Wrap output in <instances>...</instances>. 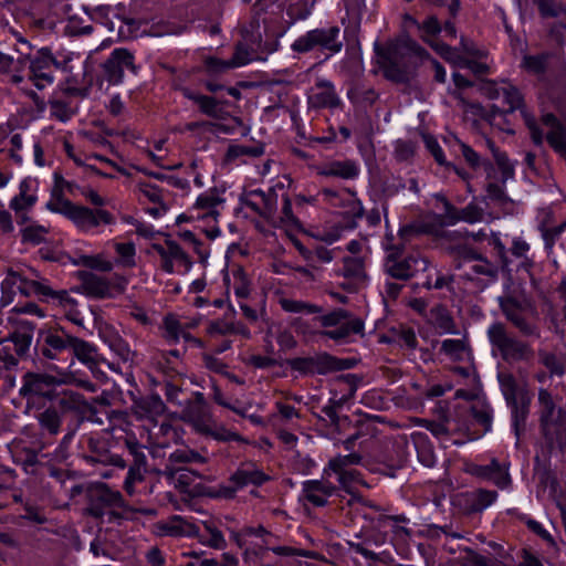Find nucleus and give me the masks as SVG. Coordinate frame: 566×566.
<instances>
[{
	"label": "nucleus",
	"mask_w": 566,
	"mask_h": 566,
	"mask_svg": "<svg viewBox=\"0 0 566 566\" xmlns=\"http://www.w3.org/2000/svg\"><path fill=\"white\" fill-rule=\"evenodd\" d=\"M361 459V455L356 452L329 459L321 479L302 482L301 500L304 505L324 507L332 496L338 495L339 491L348 494L356 493L359 486L365 485L361 472L354 468L360 463Z\"/></svg>",
	"instance_id": "1"
},
{
	"label": "nucleus",
	"mask_w": 566,
	"mask_h": 566,
	"mask_svg": "<svg viewBox=\"0 0 566 566\" xmlns=\"http://www.w3.org/2000/svg\"><path fill=\"white\" fill-rule=\"evenodd\" d=\"M277 199L275 188L270 187L268 190H251L247 195L244 203L274 227L295 231L302 230L303 223L298 219V214H295V208L289 195L284 193L282 196L280 211L277 210Z\"/></svg>",
	"instance_id": "2"
},
{
	"label": "nucleus",
	"mask_w": 566,
	"mask_h": 566,
	"mask_svg": "<svg viewBox=\"0 0 566 566\" xmlns=\"http://www.w3.org/2000/svg\"><path fill=\"white\" fill-rule=\"evenodd\" d=\"M226 189L211 187L201 192L179 219L192 221L196 229L203 232L208 239H217L222 233L219 222L226 209Z\"/></svg>",
	"instance_id": "3"
},
{
	"label": "nucleus",
	"mask_w": 566,
	"mask_h": 566,
	"mask_svg": "<svg viewBox=\"0 0 566 566\" xmlns=\"http://www.w3.org/2000/svg\"><path fill=\"white\" fill-rule=\"evenodd\" d=\"M62 385H76L86 388L88 381L77 378L66 368H56L54 374L28 371L22 376L19 394L29 405L53 401L57 396V388Z\"/></svg>",
	"instance_id": "4"
},
{
	"label": "nucleus",
	"mask_w": 566,
	"mask_h": 566,
	"mask_svg": "<svg viewBox=\"0 0 566 566\" xmlns=\"http://www.w3.org/2000/svg\"><path fill=\"white\" fill-rule=\"evenodd\" d=\"M82 459L88 464L113 465L119 469L126 467V461L116 452L120 448L122 437L114 440L109 433H90L80 439Z\"/></svg>",
	"instance_id": "5"
},
{
	"label": "nucleus",
	"mask_w": 566,
	"mask_h": 566,
	"mask_svg": "<svg viewBox=\"0 0 566 566\" xmlns=\"http://www.w3.org/2000/svg\"><path fill=\"white\" fill-rule=\"evenodd\" d=\"M525 126L530 132L532 143L539 147L546 139L549 147L558 154L562 158L566 159V127L562 120L553 113H545L541 116V124L549 128L546 136L536 118L526 113L523 114Z\"/></svg>",
	"instance_id": "6"
},
{
	"label": "nucleus",
	"mask_w": 566,
	"mask_h": 566,
	"mask_svg": "<svg viewBox=\"0 0 566 566\" xmlns=\"http://www.w3.org/2000/svg\"><path fill=\"white\" fill-rule=\"evenodd\" d=\"M339 34L340 28L338 25L312 29L295 39L291 49L296 54H306L318 50L327 52V57H329L339 53L343 49Z\"/></svg>",
	"instance_id": "7"
},
{
	"label": "nucleus",
	"mask_w": 566,
	"mask_h": 566,
	"mask_svg": "<svg viewBox=\"0 0 566 566\" xmlns=\"http://www.w3.org/2000/svg\"><path fill=\"white\" fill-rule=\"evenodd\" d=\"M186 413L193 423L195 429L205 436L212 437L213 439L223 442H247L241 434L223 427H217V424L211 420L208 412V406L201 394H198L196 400L187 406Z\"/></svg>",
	"instance_id": "8"
},
{
	"label": "nucleus",
	"mask_w": 566,
	"mask_h": 566,
	"mask_svg": "<svg viewBox=\"0 0 566 566\" xmlns=\"http://www.w3.org/2000/svg\"><path fill=\"white\" fill-rule=\"evenodd\" d=\"M149 172H146L145 177L134 179L132 190L144 210L154 218H159L168 211L169 191L160 187Z\"/></svg>",
	"instance_id": "9"
},
{
	"label": "nucleus",
	"mask_w": 566,
	"mask_h": 566,
	"mask_svg": "<svg viewBox=\"0 0 566 566\" xmlns=\"http://www.w3.org/2000/svg\"><path fill=\"white\" fill-rule=\"evenodd\" d=\"M73 339L74 335L56 324L39 335L35 348L39 355L46 359L66 363L71 358Z\"/></svg>",
	"instance_id": "10"
},
{
	"label": "nucleus",
	"mask_w": 566,
	"mask_h": 566,
	"mask_svg": "<svg viewBox=\"0 0 566 566\" xmlns=\"http://www.w3.org/2000/svg\"><path fill=\"white\" fill-rule=\"evenodd\" d=\"M27 70L24 76L38 88L43 90L54 82V73L62 63L56 60L51 49L42 48L33 55L25 56Z\"/></svg>",
	"instance_id": "11"
},
{
	"label": "nucleus",
	"mask_w": 566,
	"mask_h": 566,
	"mask_svg": "<svg viewBox=\"0 0 566 566\" xmlns=\"http://www.w3.org/2000/svg\"><path fill=\"white\" fill-rule=\"evenodd\" d=\"M124 447L127 449L129 455L133 458V463L128 469L127 475L124 481V490L129 495H136L147 492V482L145 473L147 472V460L143 451V446L137 439L132 437L123 438Z\"/></svg>",
	"instance_id": "12"
},
{
	"label": "nucleus",
	"mask_w": 566,
	"mask_h": 566,
	"mask_svg": "<svg viewBox=\"0 0 566 566\" xmlns=\"http://www.w3.org/2000/svg\"><path fill=\"white\" fill-rule=\"evenodd\" d=\"M78 232L87 235H98L105 231L106 227L116 223V217L109 210L104 208H91L76 205L69 219Z\"/></svg>",
	"instance_id": "13"
},
{
	"label": "nucleus",
	"mask_w": 566,
	"mask_h": 566,
	"mask_svg": "<svg viewBox=\"0 0 566 566\" xmlns=\"http://www.w3.org/2000/svg\"><path fill=\"white\" fill-rule=\"evenodd\" d=\"M286 364L292 371H296L302 376L327 375L346 368L343 359L327 353L290 358L286 360Z\"/></svg>",
	"instance_id": "14"
},
{
	"label": "nucleus",
	"mask_w": 566,
	"mask_h": 566,
	"mask_svg": "<svg viewBox=\"0 0 566 566\" xmlns=\"http://www.w3.org/2000/svg\"><path fill=\"white\" fill-rule=\"evenodd\" d=\"M81 283L87 295L96 298H109L124 293L128 280L118 274L105 277L95 273L85 272L81 276Z\"/></svg>",
	"instance_id": "15"
},
{
	"label": "nucleus",
	"mask_w": 566,
	"mask_h": 566,
	"mask_svg": "<svg viewBox=\"0 0 566 566\" xmlns=\"http://www.w3.org/2000/svg\"><path fill=\"white\" fill-rule=\"evenodd\" d=\"M154 250L160 258L161 270L166 273L186 274L193 265L190 254L174 240L154 244Z\"/></svg>",
	"instance_id": "16"
},
{
	"label": "nucleus",
	"mask_w": 566,
	"mask_h": 566,
	"mask_svg": "<svg viewBox=\"0 0 566 566\" xmlns=\"http://www.w3.org/2000/svg\"><path fill=\"white\" fill-rule=\"evenodd\" d=\"M39 180L32 177L23 178L19 184V192L9 202L19 226L27 224L31 218L29 213L38 202Z\"/></svg>",
	"instance_id": "17"
},
{
	"label": "nucleus",
	"mask_w": 566,
	"mask_h": 566,
	"mask_svg": "<svg viewBox=\"0 0 566 566\" xmlns=\"http://www.w3.org/2000/svg\"><path fill=\"white\" fill-rule=\"evenodd\" d=\"M385 273L391 279L399 281H408L413 277L419 271L427 272L430 263L427 259L418 255L399 256L396 253H390L385 260Z\"/></svg>",
	"instance_id": "18"
},
{
	"label": "nucleus",
	"mask_w": 566,
	"mask_h": 566,
	"mask_svg": "<svg viewBox=\"0 0 566 566\" xmlns=\"http://www.w3.org/2000/svg\"><path fill=\"white\" fill-rule=\"evenodd\" d=\"M123 504L122 494L111 490L106 484L99 483L88 491L87 513L96 518L113 515L116 507Z\"/></svg>",
	"instance_id": "19"
},
{
	"label": "nucleus",
	"mask_w": 566,
	"mask_h": 566,
	"mask_svg": "<svg viewBox=\"0 0 566 566\" xmlns=\"http://www.w3.org/2000/svg\"><path fill=\"white\" fill-rule=\"evenodd\" d=\"M488 337L492 346L501 352L505 360L522 359L526 355V344L510 336L502 323L492 324L488 329Z\"/></svg>",
	"instance_id": "20"
},
{
	"label": "nucleus",
	"mask_w": 566,
	"mask_h": 566,
	"mask_svg": "<svg viewBox=\"0 0 566 566\" xmlns=\"http://www.w3.org/2000/svg\"><path fill=\"white\" fill-rule=\"evenodd\" d=\"M338 275L344 277L340 287L348 293H356L367 285L366 261L363 256H344Z\"/></svg>",
	"instance_id": "21"
},
{
	"label": "nucleus",
	"mask_w": 566,
	"mask_h": 566,
	"mask_svg": "<svg viewBox=\"0 0 566 566\" xmlns=\"http://www.w3.org/2000/svg\"><path fill=\"white\" fill-rule=\"evenodd\" d=\"M279 46L280 42L277 38L265 40L264 42L260 40L256 49L250 46L247 42H239L235 45L232 57L230 59L232 66L235 69L247 65L252 61H264L269 54L277 51Z\"/></svg>",
	"instance_id": "22"
},
{
	"label": "nucleus",
	"mask_w": 566,
	"mask_h": 566,
	"mask_svg": "<svg viewBox=\"0 0 566 566\" xmlns=\"http://www.w3.org/2000/svg\"><path fill=\"white\" fill-rule=\"evenodd\" d=\"M467 472L482 481L493 483L501 490H505L511 484L509 467L493 458L488 464L471 463L467 467Z\"/></svg>",
	"instance_id": "23"
},
{
	"label": "nucleus",
	"mask_w": 566,
	"mask_h": 566,
	"mask_svg": "<svg viewBox=\"0 0 566 566\" xmlns=\"http://www.w3.org/2000/svg\"><path fill=\"white\" fill-rule=\"evenodd\" d=\"M307 104L313 109L336 108L342 101L333 82L326 78H317L307 94Z\"/></svg>",
	"instance_id": "24"
},
{
	"label": "nucleus",
	"mask_w": 566,
	"mask_h": 566,
	"mask_svg": "<svg viewBox=\"0 0 566 566\" xmlns=\"http://www.w3.org/2000/svg\"><path fill=\"white\" fill-rule=\"evenodd\" d=\"M6 284L17 286L22 296H35L42 301H49L55 294V291L45 282L30 280L12 270L6 275Z\"/></svg>",
	"instance_id": "25"
},
{
	"label": "nucleus",
	"mask_w": 566,
	"mask_h": 566,
	"mask_svg": "<svg viewBox=\"0 0 566 566\" xmlns=\"http://www.w3.org/2000/svg\"><path fill=\"white\" fill-rule=\"evenodd\" d=\"M134 55L124 48L115 49L109 57L103 63V71L111 84H118L124 75V70L135 72Z\"/></svg>",
	"instance_id": "26"
},
{
	"label": "nucleus",
	"mask_w": 566,
	"mask_h": 566,
	"mask_svg": "<svg viewBox=\"0 0 566 566\" xmlns=\"http://www.w3.org/2000/svg\"><path fill=\"white\" fill-rule=\"evenodd\" d=\"M34 325L30 322H21L15 329L9 334L6 344L0 342V347H8L18 361L24 357L31 346L33 339Z\"/></svg>",
	"instance_id": "27"
},
{
	"label": "nucleus",
	"mask_w": 566,
	"mask_h": 566,
	"mask_svg": "<svg viewBox=\"0 0 566 566\" xmlns=\"http://www.w3.org/2000/svg\"><path fill=\"white\" fill-rule=\"evenodd\" d=\"M178 237L196 255L197 262L206 268L211 254V242L214 239H208L203 232L196 229V224L193 226V230L179 231Z\"/></svg>",
	"instance_id": "28"
},
{
	"label": "nucleus",
	"mask_w": 566,
	"mask_h": 566,
	"mask_svg": "<svg viewBox=\"0 0 566 566\" xmlns=\"http://www.w3.org/2000/svg\"><path fill=\"white\" fill-rule=\"evenodd\" d=\"M318 176L326 178H339L344 180H354L360 174V167L354 159L329 160L321 164L316 168Z\"/></svg>",
	"instance_id": "29"
},
{
	"label": "nucleus",
	"mask_w": 566,
	"mask_h": 566,
	"mask_svg": "<svg viewBox=\"0 0 566 566\" xmlns=\"http://www.w3.org/2000/svg\"><path fill=\"white\" fill-rule=\"evenodd\" d=\"M48 442L36 441L30 446L27 441H14L10 448L12 459L17 464L33 467L39 462V455L43 453Z\"/></svg>",
	"instance_id": "30"
},
{
	"label": "nucleus",
	"mask_w": 566,
	"mask_h": 566,
	"mask_svg": "<svg viewBox=\"0 0 566 566\" xmlns=\"http://www.w3.org/2000/svg\"><path fill=\"white\" fill-rule=\"evenodd\" d=\"M74 358L87 366L90 369H94L102 361V357L98 353V348L91 342L74 336L71 358H69V367L74 364Z\"/></svg>",
	"instance_id": "31"
},
{
	"label": "nucleus",
	"mask_w": 566,
	"mask_h": 566,
	"mask_svg": "<svg viewBox=\"0 0 566 566\" xmlns=\"http://www.w3.org/2000/svg\"><path fill=\"white\" fill-rule=\"evenodd\" d=\"M375 52L378 56V64L387 80L401 82L403 72L396 61V48L392 45L380 46L375 45Z\"/></svg>",
	"instance_id": "32"
},
{
	"label": "nucleus",
	"mask_w": 566,
	"mask_h": 566,
	"mask_svg": "<svg viewBox=\"0 0 566 566\" xmlns=\"http://www.w3.org/2000/svg\"><path fill=\"white\" fill-rule=\"evenodd\" d=\"M208 461V455L198 451L191 450L187 447L177 449L170 453L168 458L167 470L174 475L181 471H186V464H205Z\"/></svg>",
	"instance_id": "33"
},
{
	"label": "nucleus",
	"mask_w": 566,
	"mask_h": 566,
	"mask_svg": "<svg viewBox=\"0 0 566 566\" xmlns=\"http://www.w3.org/2000/svg\"><path fill=\"white\" fill-rule=\"evenodd\" d=\"M491 98H502L504 107L500 109L496 105L492 106V111H497L501 113H513L517 109H521L524 106V97L521 91L512 85L506 84L500 88L490 90Z\"/></svg>",
	"instance_id": "34"
},
{
	"label": "nucleus",
	"mask_w": 566,
	"mask_h": 566,
	"mask_svg": "<svg viewBox=\"0 0 566 566\" xmlns=\"http://www.w3.org/2000/svg\"><path fill=\"white\" fill-rule=\"evenodd\" d=\"M502 391L507 402V406L512 409L513 426L517 430L518 422H524L527 416V405H518L517 392L518 387L513 376H507L502 380Z\"/></svg>",
	"instance_id": "35"
},
{
	"label": "nucleus",
	"mask_w": 566,
	"mask_h": 566,
	"mask_svg": "<svg viewBox=\"0 0 566 566\" xmlns=\"http://www.w3.org/2000/svg\"><path fill=\"white\" fill-rule=\"evenodd\" d=\"M270 480V476L253 465L238 468L229 478V482L237 484V489L248 485L261 486Z\"/></svg>",
	"instance_id": "36"
},
{
	"label": "nucleus",
	"mask_w": 566,
	"mask_h": 566,
	"mask_svg": "<svg viewBox=\"0 0 566 566\" xmlns=\"http://www.w3.org/2000/svg\"><path fill=\"white\" fill-rule=\"evenodd\" d=\"M428 322L440 335L458 333L453 316L442 304H438L430 310Z\"/></svg>",
	"instance_id": "37"
},
{
	"label": "nucleus",
	"mask_w": 566,
	"mask_h": 566,
	"mask_svg": "<svg viewBox=\"0 0 566 566\" xmlns=\"http://www.w3.org/2000/svg\"><path fill=\"white\" fill-rule=\"evenodd\" d=\"M501 310L505 317L526 335L532 334V327L523 315L521 303L514 297H506L501 302Z\"/></svg>",
	"instance_id": "38"
},
{
	"label": "nucleus",
	"mask_w": 566,
	"mask_h": 566,
	"mask_svg": "<svg viewBox=\"0 0 566 566\" xmlns=\"http://www.w3.org/2000/svg\"><path fill=\"white\" fill-rule=\"evenodd\" d=\"M27 63L25 56L14 59L12 55L0 51V73L9 75L14 84L23 82Z\"/></svg>",
	"instance_id": "39"
},
{
	"label": "nucleus",
	"mask_w": 566,
	"mask_h": 566,
	"mask_svg": "<svg viewBox=\"0 0 566 566\" xmlns=\"http://www.w3.org/2000/svg\"><path fill=\"white\" fill-rule=\"evenodd\" d=\"M410 438L417 451L418 460L427 468L434 467L437 458L428 434L415 431L411 433Z\"/></svg>",
	"instance_id": "40"
},
{
	"label": "nucleus",
	"mask_w": 566,
	"mask_h": 566,
	"mask_svg": "<svg viewBox=\"0 0 566 566\" xmlns=\"http://www.w3.org/2000/svg\"><path fill=\"white\" fill-rule=\"evenodd\" d=\"M228 285L233 290L238 300L247 301L251 294V279L242 266H233L227 276Z\"/></svg>",
	"instance_id": "41"
},
{
	"label": "nucleus",
	"mask_w": 566,
	"mask_h": 566,
	"mask_svg": "<svg viewBox=\"0 0 566 566\" xmlns=\"http://www.w3.org/2000/svg\"><path fill=\"white\" fill-rule=\"evenodd\" d=\"M538 402L541 407V429L545 437L549 433V427L554 424L555 421V402L553 400L552 394L547 389H539L538 391Z\"/></svg>",
	"instance_id": "42"
},
{
	"label": "nucleus",
	"mask_w": 566,
	"mask_h": 566,
	"mask_svg": "<svg viewBox=\"0 0 566 566\" xmlns=\"http://www.w3.org/2000/svg\"><path fill=\"white\" fill-rule=\"evenodd\" d=\"M99 335L111 350L124 363L132 360V350L128 343L113 328H105Z\"/></svg>",
	"instance_id": "43"
},
{
	"label": "nucleus",
	"mask_w": 566,
	"mask_h": 566,
	"mask_svg": "<svg viewBox=\"0 0 566 566\" xmlns=\"http://www.w3.org/2000/svg\"><path fill=\"white\" fill-rule=\"evenodd\" d=\"M408 518L403 515H384L378 518L379 527L386 535L391 534L392 538L406 539L410 536V530L406 527Z\"/></svg>",
	"instance_id": "44"
},
{
	"label": "nucleus",
	"mask_w": 566,
	"mask_h": 566,
	"mask_svg": "<svg viewBox=\"0 0 566 566\" xmlns=\"http://www.w3.org/2000/svg\"><path fill=\"white\" fill-rule=\"evenodd\" d=\"M182 93L186 98L195 102L198 105L199 111L202 114H205L209 117H212V118L221 117V106H220V102L217 98H214L212 96L195 93L189 88H184Z\"/></svg>",
	"instance_id": "45"
},
{
	"label": "nucleus",
	"mask_w": 566,
	"mask_h": 566,
	"mask_svg": "<svg viewBox=\"0 0 566 566\" xmlns=\"http://www.w3.org/2000/svg\"><path fill=\"white\" fill-rule=\"evenodd\" d=\"M51 300L57 301L63 307L64 316L67 321L77 326H83L84 317L77 308V301L71 297L67 291H55V294L52 295Z\"/></svg>",
	"instance_id": "46"
},
{
	"label": "nucleus",
	"mask_w": 566,
	"mask_h": 566,
	"mask_svg": "<svg viewBox=\"0 0 566 566\" xmlns=\"http://www.w3.org/2000/svg\"><path fill=\"white\" fill-rule=\"evenodd\" d=\"M40 428L48 432L50 437H55L60 432L62 424V415L55 406L51 405L36 417Z\"/></svg>",
	"instance_id": "47"
},
{
	"label": "nucleus",
	"mask_w": 566,
	"mask_h": 566,
	"mask_svg": "<svg viewBox=\"0 0 566 566\" xmlns=\"http://www.w3.org/2000/svg\"><path fill=\"white\" fill-rule=\"evenodd\" d=\"M45 207L49 211L60 213L69 220L76 203L65 198L62 189L56 188L51 190V197Z\"/></svg>",
	"instance_id": "48"
},
{
	"label": "nucleus",
	"mask_w": 566,
	"mask_h": 566,
	"mask_svg": "<svg viewBox=\"0 0 566 566\" xmlns=\"http://www.w3.org/2000/svg\"><path fill=\"white\" fill-rule=\"evenodd\" d=\"M551 54L543 52L536 55L525 54L521 62V67L530 74L543 75L548 69Z\"/></svg>",
	"instance_id": "49"
},
{
	"label": "nucleus",
	"mask_w": 566,
	"mask_h": 566,
	"mask_svg": "<svg viewBox=\"0 0 566 566\" xmlns=\"http://www.w3.org/2000/svg\"><path fill=\"white\" fill-rule=\"evenodd\" d=\"M51 402L63 415L69 411L78 410L83 403V396L74 391L63 390L60 392L57 390V396Z\"/></svg>",
	"instance_id": "50"
},
{
	"label": "nucleus",
	"mask_w": 566,
	"mask_h": 566,
	"mask_svg": "<svg viewBox=\"0 0 566 566\" xmlns=\"http://www.w3.org/2000/svg\"><path fill=\"white\" fill-rule=\"evenodd\" d=\"M50 228L39 223H31L20 230L21 242L23 244L39 245L46 241Z\"/></svg>",
	"instance_id": "51"
},
{
	"label": "nucleus",
	"mask_w": 566,
	"mask_h": 566,
	"mask_svg": "<svg viewBox=\"0 0 566 566\" xmlns=\"http://www.w3.org/2000/svg\"><path fill=\"white\" fill-rule=\"evenodd\" d=\"M364 325L360 319H352L346 323H342L340 325L336 326L334 329H327L323 332V335L337 340H346L350 335L358 334L363 331Z\"/></svg>",
	"instance_id": "52"
},
{
	"label": "nucleus",
	"mask_w": 566,
	"mask_h": 566,
	"mask_svg": "<svg viewBox=\"0 0 566 566\" xmlns=\"http://www.w3.org/2000/svg\"><path fill=\"white\" fill-rule=\"evenodd\" d=\"M279 304L284 312L292 314L312 315L321 313L322 311V308L316 304L286 297H280Z\"/></svg>",
	"instance_id": "53"
},
{
	"label": "nucleus",
	"mask_w": 566,
	"mask_h": 566,
	"mask_svg": "<svg viewBox=\"0 0 566 566\" xmlns=\"http://www.w3.org/2000/svg\"><path fill=\"white\" fill-rule=\"evenodd\" d=\"M161 328L163 337L170 345L177 344L181 338V334L184 333L182 324L174 314H167L164 317Z\"/></svg>",
	"instance_id": "54"
},
{
	"label": "nucleus",
	"mask_w": 566,
	"mask_h": 566,
	"mask_svg": "<svg viewBox=\"0 0 566 566\" xmlns=\"http://www.w3.org/2000/svg\"><path fill=\"white\" fill-rule=\"evenodd\" d=\"M437 201H440L443 207V212L436 216V221L442 227H451L459 222V212L454 205L443 195H436Z\"/></svg>",
	"instance_id": "55"
},
{
	"label": "nucleus",
	"mask_w": 566,
	"mask_h": 566,
	"mask_svg": "<svg viewBox=\"0 0 566 566\" xmlns=\"http://www.w3.org/2000/svg\"><path fill=\"white\" fill-rule=\"evenodd\" d=\"M264 154V145L262 143L254 142L249 145H232L228 148V157L237 159L240 157L258 158Z\"/></svg>",
	"instance_id": "56"
},
{
	"label": "nucleus",
	"mask_w": 566,
	"mask_h": 566,
	"mask_svg": "<svg viewBox=\"0 0 566 566\" xmlns=\"http://www.w3.org/2000/svg\"><path fill=\"white\" fill-rule=\"evenodd\" d=\"M488 146L491 149L494 160L502 174L503 181H506L509 178L514 176V167L510 163L509 157L505 151H501L492 140H488Z\"/></svg>",
	"instance_id": "57"
},
{
	"label": "nucleus",
	"mask_w": 566,
	"mask_h": 566,
	"mask_svg": "<svg viewBox=\"0 0 566 566\" xmlns=\"http://www.w3.org/2000/svg\"><path fill=\"white\" fill-rule=\"evenodd\" d=\"M199 538L203 544L212 548L221 549L226 546L222 532L207 523L203 524V530L199 533Z\"/></svg>",
	"instance_id": "58"
},
{
	"label": "nucleus",
	"mask_w": 566,
	"mask_h": 566,
	"mask_svg": "<svg viewBox=\"0 0 566 566\" xmlns=\"http://www.w3.org/2000/svg\"><path fill=\"white\" fill-rule=\"evenodd\" d=\"M314 3L308 0H293L287 9L286 14L292 22L307 19L313 10Z\"/></svg>",
	"instance_id": "59"
},
{
	"label": "nucleus",
	"mask_w": 566,
	"mask_h": 566,
	"mask_svg": "<svg viewBox=\"0 0 566 566\" xmlns=\"http://www.w3.org/2000/svg\"><path fill=\"white\" fill-rule=\"evenodd\" d=\"M114 250L117 255V262L123 266H134L136 247L132 241L128 242H115Z\"/></svg>",
	"instance_id": "60"
},
{
	"label": "nucleus",
	"mask_w": 566,
	"mask_h": 566,
	"mask_svg": "<svg viewBox=\"0 0 566 566\" xmlns=\"http://www.w3.org/2000/svg\"><path fill=\"white\" fill-rule=\"evenodd\" d=\"M88 159H94L97 163L101 164V167H97L95 165H90L91 169L98 176L105 177V178H114V172L119 171V167L111 159L93 154L88 157Z\"/></svg>",
	"instance_id": "61"
},
{
	"label": "nucleus",
	"mask_w": 566,
	"mask_h": 566,
	"mask_svg": "<svg viewBox=\"0 0 566 566\" xmlns=\"http://www.w3.org/2000/svg\"><path fill=\"white\" fill-rule=\"evenodd\" d=\"M49 105L51 115L61 122H67L74 115L70 103L65 101L52 98Z\"/></svg>",
	"instance_id": "62"
},
{
	"label": "nucleus",
	"mask_w": 566,
	"mask_h": 566,
	"mask_svg": "<svg viewBox=\"0 0 566 566\" xmlns=\"http://www.w3.org/2000/svg\"><path fill=\"white\" fill-rule=\"evenodd\" d=\"M534 3L542 18H557L564 11L562 3L556 0H535Z\"/></svg>",
	"instance_id": "63"
},
{
	"label": "nucleus",
	"mask_w": 566,
	"mask_h": 566,
	"mask_svg": "<svg viewBox=\"0 0 566 566\" xmlns=\"http://www.w3.org/2000/svg\"><path fill=\"white\" fill-rule=\"evenodd\" d=\"M396 342L401 347H406L407 349H416L418 345L417 335L412 327L401 326L396 335Z\"/></svg>",
	"instance_id": "64"
}]
</instances>
